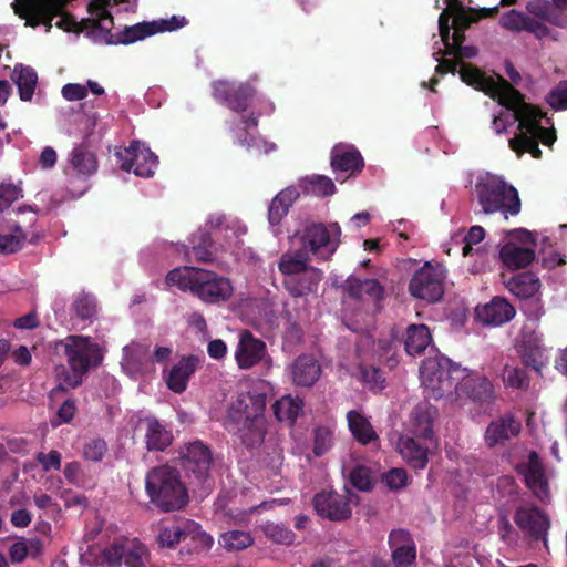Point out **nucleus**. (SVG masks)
I'll return each instance as SVG.
<instances>
[{
    "label": "nucleus",
    "instance_id": "nucleus-1",
    "mask_svg": "<svg viewBox=\"0 0 567 567\" xmlns=\"http://www.w3.org/2000/svg\"><path fill=\"white\" fill-rule=\"evenodd\" d=\"M267 395L257 389L238 392L230 403L225 426L249 450L259 447L267 433L265 410Z\"/></svg>",
    "mask_w": 567,
    "mask_h": 567
},
{
    "label": "nucleus",
    "instance_id": "nucleus-2",
    "mask_svg": "<svg viewBox=\"0 0 567 567\" xmlns=\"http://www.w3.org/2000/svg\"><path fill=\"white\" fill-rule=\"evenodd\" d=\"M58 344L63 348L68 368H56L58 385L54 390L68 392L82 385L86 374L102 364L104 354L90 337L70 334Z\"/></svg>",
    "mask_w": 567,
    "mask_h": 567
},
{
    "label": "nucleus",
    "instance_id": "nucleus-3",
    "mask_svg": "<svg viewBox=\"0 0 567 567\" xmlns=\"http://www.w3.org/2000/svg\"><path fill=\"white\" fill-rule=\"evenodd\" d=\"M166 282L177 286L181 290H189L206 303H219L228 300L234 291L229 279L195 267H183L171 270Z\"/></svg>",
    "mask_w": 567,
    "mask_h": 567
},
{
    "label": "nucleus",
    "instance_id": "nucleus-4",
    "mask_svg": "<svg viewBox=\"0 0 567 567\" xmlns=\"http://www.w3.org/2000/svg\"><path fill=\"white\" fill-rule=\"evenodd\" d=\"M145 492L150 503L162 513L179 511L189 501L179 471L169 465L155 466L146 473Z\"/></svg>",
    "mask_w": 567,
    "mask_h": 567
},
{
    "label": "nucleus",
    "instance_id": "nucleus-5",
    "mask_svg": "<svg viewBox=\"0 0 567 567\" xmlns=\"http://www.w3.org/2000/svg\"><path fill=\"white\" fill-rule=\"evenodd\" d=\"M474 193L484 214L501 213L507 218L508 215L516 216L520 212L517 189L498 175L488 172L478 175Z\"/></svg>",
    "mask_w": 567,
    "mask_h": 567
},
{
    "label": "nucleus",
    "instance_id": "nucleus-6",
    "mask_svg": "<svg viewBox=\"0 0 567 567\" xmlns=\"http://www.w3.org/2000/svg\"><path fill=\"white\" fill-rule=\"evenodd\" d=\"M110 4L111 0H92L87 6L89 12L96 17L91 20V23L95 37L101 42L105 44H131L157 33L156 21H154L125 27L118 34H113L111 32L114 24L113 17L106 9Z\"/></svg>",
    "mask_w": 567,
    "mask_h": 567
},
{
    "label": "nucleus",
    "instance_id": "nucleus-7",
    "mask_svg": "<svg viewBox=\"0 0 567 567\" xmlns=\"http://www.w3.org/2000/svg\"><path fill=\"white\" fill-rule=\"evenodd\" d=\"M458 73L464 83L484 92L507 110L520 99L522 93L503 76H488L472 63H462Z\"/></svg>",
    "mask_w": 567,
    "mask_h": 567
},
{
    "label": "nucleus",
    "instance_id": "nucleus-8",
    "mask_svg": "<svg viewBox=\"0 0 567 567\" xmlns=\"http://www.w3.org/2000/svg\"><path fill=\"white\" fill-rule=\"evenodd\" d=\"M463 374L460 365L445 357L429 360L421 371L422 381L434 399L452 393L453 390L457 393Z\"/></svg>",
    "mask_w": 567,
    "mask_h": 567
},
{
    "label": "nucleus",
    "instance_id": "nucleus-9",
    "mask_svg": "<svg viewBox=\"0 0 567 567\" xmlns=\"http://www.w3.org/2000/svg\"><path fill=\"white\" fill-rule=\"evenodd\" d=\"M178 461L190 484L204 486L214 462L210 447L199 440L185 443L178 451Z\"/></svg>",
    "mask_w": 567,
    "mask_h": 567
},
{
    "label": "nucleus",
    "instance_id": "nucleus-10",
    "mask_svg": "<svg viewBox=\"0 0 567 567\" xmlns=\"http://www.w3.org/2000/svg\"><path fill=\"white\" fill-rule=\"evenodd\" d=\"M341 228L338 223L307 224L301 233V249H307L318 259L328 260L337 251L340 244Z\"/></svg>",
    "mask_w": 567,
    "mask_h": 567
},
{
    "label": "nucleus",
    "instance_id": "nucleus-11",
    "mask_svg": "<svg viewBox=\"0 0 567 567\" xmlns=\"http://www.w3.org/2000/svg\"><path fill=\"white\" fill-rule=\"evenodd\" d=\"M445 269L440 262H425L412 276L409 292L416 299L434 303L444 295Z\"/></svg>",
    "mask_w": 567,
    "mask_h": 567
},
{
    "label": "nucleus",
    "instance_id": "nucleus-12",
    "mask_svg": "<svg viewBox=\"0 0 567 567\" xmlns=\"http://www.w3.org/2000/svg\"><path fill=\"white\" fill-rule=\"evenodd\" d=\"M14 13L25 21V27L44 25L47 31L52 28V21L58 16H64L63 0H14Z\"/></svg>",
    "mask_w": 567,
    "mask_h": 567
},
{
    "label": "nucleus",
    "instance_id": "nucleus-13",
    "mask_svg": "<svg viewBox=\"0 0 567 567\" xmlns=\"http://www.w3.org/2000/svg\"><path fill=\"white\" fill-rule=\"evenodd\" d=\"M102 556L111 567H146L150 551L137 538H118L104 548Z\"/></svg>",
    "mask_w": 567,
    "mask_h": 567
},
{
    "label": "nucleus",
    "instance_id": "nucleus-14",
    "mask_svg": "<svg viewBox=\"0 0 567 567\" xmlns=\"http://www.w3.org/2000/svg\"><path fill=\"white\" fill-rule=\"evenodd\" d=\"M116 162L121 169L131 172L140 177H152L157 167V156L138 141L131 142L128 147L115 152Z\"/></svg>",
    "mask_w": 567,
    "mask_h": 567
},
{
    "label": "nucleus",
    "instance_id": "nucleus-15",
    "mask_svg": "<svg viewBox=\"0 0 567 567\" xmlns=\"http://www.w3.org/2000/svg\"><path fill=\"white\" fill-rule=\"evenodd\" d=\"M212 95L229 110L244 113L256 96V89L248 82L217 80L212 82Z\"/></svg>",
    "mask_w": 567,
    "mask_h": 567
},
{
    "label": "nucleus",
    "instance_id": "nucleus-16",
    "mask_svg": "<svg viewBox=\"0 0 567 567\" xmlns=\"http://www.w3.org/2000/svg\"><path fill=\"white\" fill-rule=\"evenodd\" d=\"M511 236L526 246L522 247L512 241L506 243L499 249V258L508 269L525 268L536 257L534 250L536 246L535 236L533 233L522 228L511 231Z\"/></svg>",
    "mask_w": 567,
    "mask_h": 567
},
{
    "label": "nucleus",
    "instance_id": "nucleus-17",
    "mask_svg": "<svg viewBox=\"0 0 567 567\" xmlns=\"http://www.w3.org/2000/svg\"><path fill=\"white\" fill-rule=\"evenodd\" d=\"M513 112L515 121L526 120V130H529L538 142H542L546 146H551L557 136L555 128H546L540 125L543 112L537 106L525 102V96L520 94L519 101L508 109Z\"/></svg>",
    "mask_w": 567,
    "mask_h": 567
},
{
    "label": "nucleus",
    "instance_id": "nucleus-18",
    "mask_svg": "<svg viewBox=\"0 0 567 567\" xmlns=\"http://www.w3.org/2000/svg\"><path fill=\"white\" fill-rule=\"evenodd\" d=\"M312 504L319 516L332 522L346 520L352 514L349 495L332 489L317 493Z\"/></svg>",
    "mask_w": 567,
    "mask_h": 567
},
{
    "label": "nucleus",
    "instance_id": "nucleus-19",
    "mask_svg": "<svg viewBox=\"0 0 567 567\" xmlns=\"http://www.w3.org/2000/svg\"><path fill=\"white\" fill-rule=\"evenodd\" d=\"M514 522L518 528L535 540L547 542L549 528L548 516L537 506H519L514 514Z\"/></svg>",
    "mask_w": 567,
    "mask_h": 567
},
{
    "label": "nucleus",
    "instance_id": "nucleus-20",
    "mask_svg": "<svg viewBox=\"0 0 567 567\" xmlns=\"http://www.w3.org/2000/svg\"><path fill=\"white\" fill-rule=\"evenodd\" d=\"M520 431V421L513 413L506 412L487 425L484 440L489 449H494L505 445L506 442L518 436Z\"/></svg>",
    "mask_w": 567,
    "mask_h": 567
},
{
    "label": "nucleus",
    "instance_id": "nucleus-21",
    "mask_svg": "<svg viewBox=\"0 0 567 567\" xmlns=\"http://www.w3.org/2000/svg\"><path fill=\"white\" fill-rule=\"evenodd\" d=\"M519 474L524 476L526 486L533 492L534 496L542 503L549 501L550 492L548 481L545 476L543 463L535 451L528 455V462L517 467Z\"/></svg>",
    "mask_w": 567,
    "mask_h": 567
},
{
    "label": "nucleus",
    "instance_id": "nucleus-22",
    "mask_svg": "<svg viewBox=\"0 0 567 567\" xmlns=\"http://www.w3.org/2000/svg\"><path fill=\"white\" fill-rule=\"evenodd\" d=\"M267 355L266 343L251 331L243 330L235 351V359L240 369H250L259 364Z\"/></svg>",
    "mask_w": 567,
    "mask_h": 567
},
{
    "label": "nucleus",
    "instance_id": "nucleus-23",
    "mask_svg": "<svg viewBox=\"0 0 567 567\" xmlns=\"http://www.w3.org/2000/svg\"><path fill=\"white\" fill-rule=\"evenodd\" d=\"M330 165L337 175L346 174L347 178L362 172L364 159L353 145L338 144L331 151Z\"/></svg>",
    "mask_w": 567,
    "mask_h": 567
},
{
    "label": "nucleus",
    "instance_id": "nucleus-24",
    "mask_svg": "<svg viewBox=\"0 0 567 567\" xmlns=\"http://www.w3.org/2000/svg\"><path fill=\"white\" fill-rule=\"evenodd\" d=\"M458 398H467L478 405H491L496 400L493 382L484 375H473L462 379L457 388Z\"/></svg>",
    "mask_w": 567,
    "mask_h": 567
},
{
    "label": "nucleus",
    "instance_id": "nucleus-25",
    "mask_svg": "<svg viewBox=\"0 0 567 567\" xmlns=\"http://www.w3.org/2000/svg\"><path fill=\"white\" fill-rule=\"evenodd\" d=\"M195 523L184 519H163L158 524L156 542L161 548L175 549L182 542L188 540Z\"/></svg>",
    "mask_w": 567,
    "mask_h": 567
},
{
    "label": "nucleus",
    "instance_id": "nucleus-26",
    "mask_svg": "<svg viewBox=\"0 0 567 567\" xmlns=\"http://www.w3.org/2000/svg\"><path fill=\"white\" fill-rule=\"evenodd\" d=\"M516 313L505 298L494 297L488 303L476 307L477 318L488 326H502L511 321Z\"/></svg>",
    "mask_w": 567,
    "mask_h": 567
},
{
    "label": "nucleus",
    "instance_id": "nucleus-27",
    "mask_svg": "<svg viewBox=\"0 0 567 567\" xmlns=\"http://www.w3.org/2000/svg\"><path fill=\"white\" fill-rule=\"evenodd\" d=\"M202 363L198 355L183 357L172 367L166 378V384L175 393H183L188 384L190 377L196 372Z\"/></svg>",
    "mask_w": 567,
    "mask_h": 567
},
{
    "label": "nucleus",
    "instance_id": "nucleus-28",
    "mask_svg": "<svg viewBox=\"0 0 567 567\" xmlns=\"http://www.w3.org/2000/svg\"><path fill=\"white\" fill-rule=\"evenodd\" d=\"M290 374L293 384L310 388L318 381L321 367L312 355L302 354L291 364Z\"/></svg>",
    "mask_w": 567,
    "mask_h": 567
},
{
    "label": "nucleus",
    "instance_id": "nucleus-29",
    "mask_svg": "<svg viewBox=\"0 0 567 567\" xmlns=\"http://www.w3.org/2000/svg\"><path fill=\"white\" fill-rule=\"evenodd\" d=\"M437 410L427 402H421L411 412V426L414 436L424 440L433 437V422Z\"/></svg>",
    "mask_w": 567,
    "mask_h": 567
},
{
    "label": "nucleus",
    "instance_id": "nucleus-30",
    "mask_svg": "<svg viewBox=\"0 0 567 567\" xmlns=\"http://www.w3.org/2000/svg\"><path fill=\"white\" fill-rule=\"evenodd\" d=\"M320 280L321 272L313 267H309L305 272L286 278L284 287L295 298L305 297L317 289Z\"/></svg>",
    "mask_w": 567,
    "mask_h": 567
},
{
    "label": "nucleus",
    "instance_id": "nucleus-31",
    "mask_svg": "<svg viewBox=\"0 0 567 567\" xmlns=\"http://www.w3.org/2000/svg\"><path fill=\"white\" fill-rule=\"evenodd\" d=\"M70 167L75 175L87 178L96 173L99 167L97 157L87 145H76L70 154Z\"/></svg>",
    "mask_w": 567,
    "mask_h": 567
},
{
    "label": "nucleus",
    "instance_id": "nucleus-32",
    "mask_svg": "<svg viewBox=\"0 0 567 567\" xmlns=\"http://www.w3.org/2000/svg\"><path fill=\"white\" fill-rule=\"evenodd\" d=\"M518 132L508 141V145L513 152L516 153L517 157H522L523 154L529 153L534 158H542V150L539 148V142L529 130H526V120L517 121Z\"/></svg>",
    "mask_w": 567,
    "mask_h": 567
},
{
    "label": "nucleus",
    "instance_id": "nucleus-33",
    "mask_svg": "<svg viewBox=\"0 0 567 567\" xmlns=\"http://www.w3.org/2000/svg\"><path fill=\"white\" fill-rule=\"evenodd\" d=\"M299 196L300 193L295 186L286 187L279 192L274 197L268 208V220L270 225H279Z\"/></svg>",
    "mask_w": 567,
    "mask_h": 567
},
{
    "label": "nucleus",
    "instance_id": "nucleus-34",
    "mask_svg": "<svg viewBox=\"0 0 567 567\" xmlns=\"http://www.w3.org/2000/svg\"><path fill=\"white\" fill-rule=\"evenodd\" d=\"M347 421L352 436L361 445H368L372 442L379 441V436L372 424L361 412L357 410H350L347 413Z\"/></svg>",
    "mask_w": 567,
    "mask_h": 567
},
{
    "label": "nucleus",
    "instance_id": "nucleus-35",
    "mask_svg": "<svg viewBox=\"0 0 567 567\" xmlns=\"http://www.w3.org/2000/svg\"><path fill=\"white\" fill-rule=\"evenodd\" d=\"M505 285L516 297L520 299H528L538 292L540 288V280L535 274L525 271L512 276Z\"/></svg>",
    "mask_w": 567,
    "mask_h": 567
},
{
    "label": "nucleus",
    "instance_id": "nucleus-36",
    "mask_svg": "<svg viewBox=\"0 0 567 567\" xmlns=\"http://www.w3.org/2000/svg\"><path fill=\"white\" fill-rule=\"evenodd\" d=\"M400 453L408 464L415 470H423L429 463V447L423 446L414 437L400 441Z\"/></svg>",
    "mask_w": 567,
    "mask_h": 567
},
{
    "label": "nucleus",
    "instance_id": "nucleus-37",
    "mask_svg": "<svg viewBox=\"0 0 567 567\" xmlns=\"http://www.w3.org/2000/svg\"><path fill=\"white\" fill-rule=\"evenodd\" d=\"M146 446L150 451H164L171 445L173 435L157 419H146Z\"/></svg>",
    "mask_w": 567,
    "mask_h": 567
},
{
    "label": "nucleus",
    "instance_id": "nucleus-38",
    "mask_svg": "<svg viewBox=\"0 0 567 567\" xmlns=\"http://www.w3.org/2000/svg\"><path fill=\"white\" fill-rule=\"evenodd\" d=\"M432 338L425 324H411L406 329L405 351L410 355H419L425 351Z\"/></svg>",
    "mask_w": 567,
    "mask_h": 567
},
{
    "label": "nucleus",
    "instance_id": "nucleus-39",
    "mask_svg": "<svg viewBox=\"0 0 567 567\" xmlns=\"http://www.w3.org/2000/svg\"><path fill=\"white\" fill-rule=\"evenodd\" d=\"M310 256L307 249H298L293 254H284L278 262L279 271L290 278L308 270Z\"/></svg>",
    "mask_w": 567,
    "mask_h": 567
},
{
    "label": "nucleus",
    "instance_id": "nucleus-40",
    "mask_svg": "<svg viewBox=\"0 0 567 567\" xmlns=\"http://www.w3.org/2000/svg\"><path fill=\"white\" fill-rule=\"evenodd\" d=\"M274 414L279 422L293 424L303 409V401L290 395L282 396L272 405Z\"/></svg>",
    "mask_w": 567,
    "mask_h": 567
},
{
    "label": "nucleus",
    "instance_id": "nucleus-41",
    "mask_svg": "<svg viewBox=\"0 0 567 567\" xmlns=\"http://www.w3.org/2000/svg\"><path fill=\"white\" fill-rule=\"evenodd\" d=\"M523 347L522 360L524 364L540 372L548 359L546 347L537 338L525 341Z\"/></svg>",
    "mask_w": 567,
    "mask_h": 567
},
{
    "label": "nucleus",
    "instance_id": "nucleus-42",
    "mask_svg": "<svg viewBox=\"0 0 567 567\" xmlns=\"http://www.w3.org/2000/svg\"><path fill=\"white\" fill-rule=\"evenodd\" d=\"M123 361L130 368L142 371L151 363L150 347L133 342L123 348Z\"/></svg>",
    "mask_w": 567,
    "mask_h": 567
},
{
    "label": "nucleus",
    "instance_id": "nucleus-43",
    "mask_svg": "<svg viewBox=\"0 0 567 567\" xmlns=\"http://www.w3.org/2000/svg\"><path fill=\"white\" fill-rule=\"evenodd\" d=\"M13 80L18 86L20 99L22 101H31L38 81L35 71L30 66L16 69Z\"/></svg>",
    "mask_w": 567,
    "mask_h": 567
},
{
    "label": "nucleus",
    "instance_id": "nucleus-44",
    "mask_svg": "<svg viewBox=\"0 0 567 567\" xmlns=\"http://www.w3.org/2000/svg\"><path fill=\"white\" fill-rule=\"evenodd\" d=\"M192 254L197 261L208 262L213 260V239L212 235L206 230H198L190 238Z\"/></svg>",
    "mask_w": 567,
    "mask_h": 567
},
{
    "label": "nucleus",
    "instance_id": "nucleus-45",
    "mask_svg": "<svg viewBox=\"0 0 567 567\" xmlns=\"http://www.w3.org/2000/svg\"><path fill=\"white\" fill-rule=\"evenodd\" d=\"M219 543L228 551H239L251 546L254 538L248 532L234 529L223 533Z\"/></svg>",
    "mask_w": 567,
    "mask_h": 567
},
{
    "label": "nucleus",
    "instance_id": "nucleus-46",
    "mask_svg": "<svg viewBox=\"0 0 567 567\" xmlns=\"http://www.w3.org/2000/svg\"><path fill=\"white\" fill-rule=\"evenodd\" d=\"M301 186L308 193H312L317 196H331L336 192V185L333 181L324 175H313L306 177L301 181Z\"/></svg>",
    "mask_w": 567,
    "mask_h": 567
},
{
    "label": "nucleus",
    "instance_id": "nucleus-47",
    "mask_svg": "<svg viewBox=\"0 0 567 567\" xmlns=\"http://www.w3.org/2000/svg\"><path fill=\"white\" fill-rule=\"evenodd\" d=\"M502 378L507 388L527 389L529 385V380L524 368L505 365Z\"/></svg>",
    "mask_w": 567,
    "mask_h": 567
},
{
    "label": "nucleus",
    "instance_id": "nucleus-48",
    "mask_svg": "<svg viewBox=\"0 0 567 567\" xmlns=\"http://www.w3.org/2000/svg\"><path fill=\"white\" fill-rule=\"evenodd\" d=\"M333 445V432L326 426H319L313 431L312 452L317 457L324 455Z\"/></svg>",
    "mask_w": 567,
    "mask_h": 567
},
{
    "label": "nucleus",
    "instance_id": "nucleus-49",
    "mask_svg": "<svg viewBox=\"0 0 567 567\" xmlns=\"http://www.w3.org/2000/svg\"><path fill=\"white\" fill-rule=\"evenodd\" d=\"M351 484L362 492H369L374 486L371 470L364 465H357L349 473Z\"/></svg>",
    "mask_w": 567,
    "mask_h": 567
},
{
    "label": "nucleus",
    "instance_id": "nucleus-50",
    "mask_svg": "<svg viewBox=\"0 0 567 567\" xmlns=\"http://www.w3.org/2000/svg\"><path fill=\"white\" fill-rule=\"evenodd\" d=\"M73 310L83 320L92 319L96 315V301L92 295L81 292L73 302Z\"/></svg>",
    "mask_w": 567,
    "mask_h": 567
},
{
    "label": "nucleus",
    "instance_id": "nucleus-51",
    "mask_svg": "<svg viewBox=\"0 0 567 567\" xmlns=\"http://www.w3.org/2000/svg\"><path fill=\"white\" fill-rule=\"evenodd\" d=\"M529 17L516 9L505 12L501 19L499 24L502 28L512 32L525 31Z\"/></svg>",
    "mask_w": 567,
    "mask_h": 567
},
{
    "label": "nucleus",
    "instance_id": "nucleus-52",
    "mask_svg": "<svg viewBox=\"0 0 567 567\" xmlns=\"http://www.w3.org/2000/svg\"><path fill=\"white\" fill-rule=\"evenodd\" d=\"M264 533L268 538L277 544L290 545L295 540V533L278 524H266L264 526Z\"/></svg>",
    "mask_w": 567,
    "mask_h": 567
},
{
    "label": "nucleus",
    "instance_id": "nucleus-53",
    "mask_svg": "<svg viewBox=\"0 0 567 567\" xmlns=\"http://www.w3.org/2000/svg\"><path fill=\"white\" fill-rule=\"evenodd\" d=\"M106 452L107 444L101 437L91 439L83 446V456L91 462H101Z\"/></svg>",
    "mask_w": 567,
    "mask_h": 567
},
{
    "label": "nucleus",
    "instance_id": "nucleus-54",
    "mask_svg": "<svg viewBox=\"0 0 567 567\" xmlns=\"http://www.w3.org/2000/svg\"><path fill=\"white\" fill-rule=\"evenodd\" d=\"M18 234H0V254H14L22 248L24 235L20 227L16 228Z\"/></svg>",
    "mask_w": 567,
    "mask_h": 567
},
{
    "label": "nucleus",
    "instance_id": "nucleus-55",
    "mask_svg": "<svg viewBox=\"0 0 567 567\" xmlns=\"http://www.w3.org/2000/svg\"><path fill=\"white\" fill-rule=\"evenodd\" d=\"M189 533L188 539L190 543L187 546H192L193 550L199 553L210 549L213 538L207 533L200 530L198 524L195 523V527H192Z\"/></svg>",
    "mask_w": 567,
    "mask_h": 567
},
{
    "label": "nucleus",
    "instance_id": "nucleus-56",
    "mask_svg": "<svg viewBox=\"0 0 567 567\" xmlns=\"http://www.w3.org/2000/svg\"><path fill=\"white\" fill-rule=\"evenodd\" d=\"M361 377L372 390H382L384 388L385 379L380 369L373 365H361Z\"/></svg>",
    "mask_w": 567,
    "mask_h": 567
},
{
    "label": "nucleus",
    "instance_id": "nucleus-57",
    "mask_svg": "<svg viewBox=\"0 0 567 567\" xmlns=\"http://www.w3.org/2000/svg\"><path fill=\"white\" fill-rule=\"evenodd\" d=\"M416 558L415 545L395 547L392 549V560L396 567H410Z\"/></svg>",
    "mask_w": 567,
    "mask_h": 567
},
{
    "label": "nucleus",
    "instance_id": "nucleus-58",
    "mask_svg": "<svg viewBox=\"0 0 567 567\" xmlns=\"http://www.w3.org/2000/svg\"><path fill=\"white\" fill-rule=\"evenodd\" d=\"M22 196L21 188L13 183L0 184V213L9 208L13 202Z\"/></svg>",
    "mask_w": 567,
    "mask_h": 567
},
{
    "label": "nucleus",
    "instance_id": "nucleus-59",
    "mask_svg": "<svg viewBox=\"0 0 567 567\" xmlns=\"http://www.w3.org/2000/svg\"><path fill=\"white\" fill-rule=\"evenodd\" d=\"M547 103L555 110H567V81L559 82L550 91Z\"/></svg>",
    "mask_w": 567,
    "mask_h": 567
},
{
    "label": "nucleus",
    "instance_id": "nucleus-60",
    "mask_svg": "<svg viewBox=\"0 0 567 567\" xmlns=\"http://www.w3.org/2000/svg\"><path fill=\"white\" fill-rule=\"evenodd\" d=\"M382 482L390 489H399L406 485L408 474L403 468H392L383 475Z\"/></svg>",
    "mask_w": 567,
    "mask_h": 567
},
{
    "label": "nucleus",
    "instance_id": "nucleus-61",
    "mask_svg": "<svg viewBox=\"0 0 567 567\" xmlns=\"http://www.w3.org/2000/svg\"><path fill=\"white\" fill-rule=\"evenodd\" d=\"M9 558L12 564H21L29 556L25 538L21 537L9 548Z\"/></svg>",
    "mask_w": 567,
    "mask_h": 567
},
{
    "label": "nucleus",
    "instance_id": "nucleus-62",
    "mask_svg": "<svg viewBox=\"0 0 567 567\" xmlns=\"http://www.w3.org/2000/svg\"><path fill=\"white\" fill-rule=\"evenodd\" d=\"M389 546L393 549L395 547H410V545H415L411 534L403 528L393 529L389 535Z\"/></svg>",
    "mask_w": 567,
    "mask_h": 567
},
{
    "label": "nucleus",
    "instance_id": "nucleus-63",
    "mask_svg": "<svg viewBox=\"0 0 567 567\" xmlns=\"http://www.w3.org/2000/svg\"><path fill=\"white\" fill-rule=\"evenodd\" d=\"M364 296L369 297L375 303L384 298V287L377 279L363 280Z\"/></svg>",
    "mask_w": 567,
    "mask_h": 567
},
{
    "label": "nucleus",
    "instance_id": "nucleus-64",
    "mask_svg": "<svg viewBox=\"0 0 567 567\" xmlns=\"http://www.w3.org/2000/svg\"><path fill=\"white\" fill-rule=\"evenodd\" d=\"M62 95L68 101H80L86 97L87 89L78 83H68L62 87Z\"/></svg>",
    "mask_w": 567,
    "mask_h": 567
}]
</instances>
